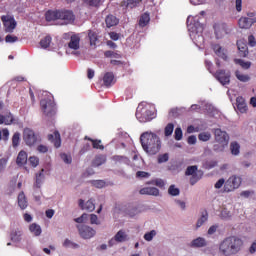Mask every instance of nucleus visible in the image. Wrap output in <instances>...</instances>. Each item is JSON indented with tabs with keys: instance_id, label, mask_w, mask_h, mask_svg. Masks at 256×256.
Segmentation results:
<instances>
[{
	"instance_id": "obj_1",
	"label": "nucleus",
	"mask_w": 256,
	"mask_h": 256,
	"mask_svg": "<svg viewBox=\"0 0 256 256\" xmlns=\"http://www.w3.org/2000/svg\"><path fill=\"white\" fill-rule=\"evenodd\" d=\"M245 247V242L239 236H228L219 244V253L223 256L239 255Z\"/></svg>"
},
{
	"instance_id": "obj_2",
	"label": "nucleus",
	"mask_w": 256,
	"mask_h": 256,
	"mask_svg": "<svg viewBox=\"0 0 256 256\" xmlns=\"http://www.w3.org/2000/svg\"><path fill=\"white\" fill-rule=\"evenodd\" d=\"M140 143L148 155H157L161 151V139L153 132L142 133Z\"/></svg>"
},
{
	"instance_id": "obj_3",
	"label": "nucleus",
	"mask_w": 256,
	"mask_h": 256,
	"mask_svg": "<svg viewBox=\"0 0 256 256\" xmlns=\"http://www.w3.org/2000/svg\"><path fill=\"white\" fill-rule=\"evenodd\" d=\"M140 143L148 155H157L161 151V139L153 132L142 133Z\"/></svg>"
},
{
	"instance_id": "obj_4",
	"label": "nucleus",
	"mask_w": 256,
	"mask_h": 256,
	"mask_svg": "<svg viewBox=\"0 0 256 256\" xmlns=\"http://www.w3.org/2000/svg\"><path fill=\"white\" fill-rule=\"evenodd\" d=\"M42 113L46 117H53L57 113V104L53 98H44L40 101Z\"/></svg>"
},
{
	"instance_id": "obj_5",
	"label": "nucleus",
	"mask_w": 256,
	"mask_h": 256,
	"mask_svg": "<svg viewBox=\"0 0 256 256\" xmlns=\"http://www.w3.org/2000/svg\"><path fill=\"white\" fill-rule=\"evenodd\" d=\"M23 140L28 147H33V145H37L41 141V137L33 129L25 128L23 130Z\"/></svg>"
},
{
	"instance_id": "obj_6",
	"label": "nucleus",
	"mask_w": 256,
	"mask_h": 256,
	"mask_svg": "<svg viewBox=\"0 0 256 256\" xmlns=\"http://www.w3.org/2000/svg\"><path fill=\"white\" fill-rule=\"evenodd\" d=\"M155 117H156L155 112L148 108H142L136 111V119H138L140 123H147L149 121H153Z\"/></svg>"
},
{
	"instance_id": "obj_7",
	"label": "nucleus",
	"mask_w": 256,
	"mask_h": 256,
	"mask_svg": "<svg viewBox=\"0 0 256 256\" xmlns=\"http://www.w3.org/2000/svg\"><path fill=\"white\" fill-rule=\"evenodd\" d=\"M242 179L239 176H231L224 184V193H231L241 187Z\"/></svg>"
},
{
	"instance_id": "obj_8",
	"label": "nucleus",
	"mask_w": 256,
	"mask_h": 256,
	"mask_svg": "<svg viewBox=\"0 0 256 256\" xmlns=\"http://www.w3.org/2000/svg\"><path fill=\"white\" fill-rule=\"evenodd\" d=\"M60 25H71L75 23V14L72 10L61 9L59 10Z\"/></svg>"
},
{
	"instance_id": "obj_9",
	"label": "nucleus",
	"mask_w": 256,
	"mask_h": 256,
	"mask_svg": "<svg viewBox=\"0 0 256 256\" xmlns=\"http://www.w3.org/2000/svg\"><path fill=\"white\" fill-rule=\"evenodd\" d=\"M1 21L3 23L5 33H13L17 28V21H15L13 16L3 15L1 16Z\"/></svg>"
},
{
	"instance_id": "obj_10",
	"label": "nucleus",
	"mask_w": 256,
	"mask_h": 256,
	"mask_svg": "<svg viewBox=\"0 0 256 256\" xmlns=\"http://www.w3.org/2000/svg\"><path fill=\"white\" fill-rule=\"evenodd\" d=\"M215 79L221 83V85H229L231 83V72L227 70H217L214 73Z\"/></svg>"
},
{
	"instance_id": "obj_11",
	"label": "nucleus",
	"mask_w": 256,
	"mask_h": 256,
	"mask_svg": "<svg viewBox=\"0 0 256 256\" xmlns=\"http://www.w3.org/2000/svg\"><path fill=\"white\" fill-rule=\"evenodd\" d=\"M214 33L216 35V39H223L225 35H229L231 33V29L225 23H216L214 24Z\"/></svg>"
},
{
	"instance_id": "obj_12",
	"label": "nucleus",
	"mask_w": 256,
	"mask_h": 256,
	"mask_svg": "<svg viewBox=\"0 0 256 256\" xmlns=\"http://www.w3.org/2000/svg\"><path fill=\"white\" fill-rule=\"evenodd\" d=\"M79 235L82 237V239H91V237H95V229L91 228L90 226L79 224L76 226Z\"/></svg>"
},
{
	"instance_id": "obj_13",
	"label": "nucleus",
	"mask_w": 256,
	"mask_h": 256,
	"mask_svg": "<svg viewBox=\"0 0 256 256\" xmlns=\"http://www.w3.org/2000/svg\"><path fill=\"white\" fill-rule=\"evenodd\" d=\"M187 25H188V29H189V31H191V33H196V35H198V33H203V24H201V22H199L198 17L192 18L191 21H189V18H188Z\"/></svg>"
},
{
	"instance_id": "obj_14",
	"label": "nucleus",
	"mask_w": 256,
	"mask_h": 256,
	"mask_svg": "<svg viewBox=\"0 0 256 256\" xmlns=\"http://www.w3.org/2000/svg\"><path fill=\"white\" fill-rule=\"evenodd\" d=\"M214 137L216 143H223L224 145H229V134L220 128L214 129Z\"/></svg>"
},
{
	"instance_id": "obj_15",
	"label": "nucleus",
	"mask_w": 256,
	"mask_h": 256,
	"mask_svg": "<svg viewBox=\"0 0 256 256\" xmlns=\"http://www.w3.org/2000/svg\"><path fill=\"white\" fill-rule=\"evenodd\" d=\"M81 36L79 34H72L70 36V41L68 43L69 49H73V51H77L80 48Z\"/></svg>"
},
{
	"instance_id": "obj_16",
	"label": "nucleus",
	"mask_w": 256,
	"mask_h": 256,
	"mask_svg": "<svg viewBox=\"0 0 256 256\" xmlns=\"http://www.w3.org/2000/svg\"><path fill=\"white\" fill-rule=\"evenodd\" d=\"M254 23H256V19L248 17H241L238 21L240 29H251Z\"/></svg>"
},
{
	"instance_id": "obj_17",
	"label": "nucleus",
	"mask_w": 256,
	"mask_h": 256,
	"mask_svg": "<svg viewBox=\"0 0 256 256\" xmlns=\"http://www.w3.org/2000/svg\"><path fill=\"white\" fill-rule=\"evenodd\" d=\"M115 241L117 243H125V241H127V234L125 233V231L120 230L116 233L114 238L109 241L110 247H113V243H115Z\"/></svg>"
},
{
	"instance_id": "obj_18",
	"label": "nucleus",
	"mask_w": 256,
	"mask_h": 256,
	"mask_svg": "<svg viewBox=\"0 0 256 256\" xmlns=\"http://www.w3.org/2000/svg\"><path fill=\"white\" fill-rule=\"evenodd\" d=\"M237 47L239 57H247V55H249V47L247 46V43L239 40L237 41Z\"/></svg>"
},
{
	"instance_id": "obj_19",
	"label": "nucleus",
	"mask_w": 256,
	"mask_h": 256,
	"mask_svg": "<svg viewBox=\"0 0 256 256\" xmlns=\"http://www.w3.org/2000/svg\"><path fill=\"white\" fill-rule=\"evenodd\" d=\"M48 141L53 143L56 149H59V147H61V134H59V131L56 130L54 134H49Z\"/></svg>"
},
{
	"instance_id": "obj_20",
	"label": "nucleus",
	"mask_w": 256,
	"mask_h": 256,
	"mask_svg": "<svg viewBox=\"0 0 256 256\" xmlns=\"http://www.w3.org/2000/svg\"><path fill=\"white\" fill-rule=\"evenodd\" d=\"M212 49L217 57H220V59L227 61V50H225V48L221 47V45L219 44H214L212 46Z\"/></svg>"
},
{
	"instance_id": "obj_21",
	"label": "nucleus",
	"mask_w": 256,
	"mask_h": 256,
	"mask_svg": "<svg viewBox=\"0 0 256 256\" xmlns=\"http://www.w3.org/2000/svg\"><path fill=\"white\" fill-rule=\"evenodd\" d=\"M79 207L83 210V211H95V203L93 202L92 199L88 200L86 203L83 199L79 200Z\"/></svg>"
},
{
	"instance_id": "obj_22",
	"label": "nucleus",
	"mask_w": 256,
	"mask_h": 256,
	"mask_svg": "<svg viewBox=\"0 0 256 256\" xmlns=\"http://www.w3.org/2000/svg\"><path fill=\"white\" fill-rule=\"evenodd\" d=\"M45 19L48 23L59 21V10H48L45 13Z\"/></svg>"
},
{
	"instance_id": "obj_23",
	"label": "nucleus",
	"mask_w": 256,
	"mask_h": 256,
	"mask_svg": "<svg viewBox=\"0 0 256 256\" xmlns=\"http://www.w3.org/2000/svg\"><path fill=\"white\" fill-rule=\"evenodd\" d=\"M140 195H152V197H159V190L155 187H144L139 191Z\"/></svg>"
},
{
	"instance_id": "obj_24",
	"label": "nucleus",
	"mask_w": 256,
	"mask_h": 256,
	"mask_svg": "<svg viewBox=\"0 0 256 256\" xmlns=\"http://www.w3.org/2000/svg\"><path fill=\"white\" fill-rule=\"evenodd\" d=\"M105 23H106V27H108V29H111V27H115L119 25V19L115 17V15L109 14L105 18Z\"/></svg>"
},
{
	"instance_id": "obj_25",
	"label": "nucleus",
	"mask_w": 256,
	"mask_h": 256,
	"mask_svg": "<svg viewBox=\"0 0 256 256\" xmlns=\"http://www.w3.org/2000/svg\"><path fill=\"white\" fill-rule=\"evenodd\" d=\"M236 107L240 113L247 112V102H245V99L243 97L236 98Z\"/></svg>"
},
{
	"instance_id": "obj_26",
	"label": "nucleus",
	"mask_w": 256,
	"mask_h": 256,
	"mask_svg": "<svg viewBox=\"0 0 256 256\" xmlns=\"http://www.w3.org/2000/svg\"><path fill=\"white\" fill-rule=\"evenodd\" d=\"M16 164L18 165V167H23V165H27V152L21 150L18 153Z\"/></svg>"
},
{
	"instance_id": "obj_27",
	"label": "nucleus",
	"mask_w": 256,
	"mask_h": 256,
	"mask_svg": "<svg viewBox=\"0 0 256 256\" xmlns=\"http://www.w3.org/2000/svg\"><path fill=\"white\" fill-rule=\"evenodd\" d=\"M113 81H115V74H113V72H106L103 77L105 87H111Z\"/></svg>"
},
{
	"instance_id": "obj_28",
	"label": "nucleus",
	"mask_w": 256,
	"mask_h": 256,
	"mask_svg": "<svg viewBox=\"0 0 256 256\" xmlns=\"http://www.w3.org/2000/svg\"><path fill=\"white\" fill-rule=\"evenodd\" d=\"M107 162V156L100 154L95 156L94 160L92 161L93 167H101V165H104V163Z\"/></svg>"
},
{
	"instance_id": "obj_29",
	"label": "nucleus",
	"mask_w": 256,
	"mask_h": 256,
	"mask_svg": "<svg viewBox=\"0 0 256 256\" xmlns=\"http://www.w3.org/2000/svg\"><path fill=\"white\" fill-rule=\"evenodd\" d=\"M45 170L42 169L39 173L36 174V180L34 183V187L36 189H41V185H43V181H45V174H43Z\"/></svg>"
},
{
	"instance_id": "obj_30",
	"label": "nucleus",
	"mask_w": 256,
	"mask_h": 256,
	"mask_svg": "<svg viewBox=\"0 0 256 256\" xmlns=\"http://www.w3.org/2000/svg\"><path fill=\"white\" fill-rule=\"evenodd\" d=\"M18 205L20 209L24 210L26 207L29 206L27 202V197L25 196V192H20L18 195Z\"/></svg>"
},
{
	"instance_id": "obj_31",
	"label": "nucleus",
	"mask_w": 256,
	"mask_h": 256,
	"mask_svg": "<svg viewBox=\"0 0 256 256\" xmlns=\"http://www.w3.org/2000/svg\"><path fill=\"white\" fill-rule=\"evenodd\" d=\"M142 0H128V1H122L121 7H126V9H135V7H138L139 3H141Z\"/></svg>"
},
{
	"instance_id": "obj_32",
	"label": "nucleus",
	"mask_w": 256,
	"mask_h": 256,
	"mask_svg": "<svg viewBox=\"0 0 256 256\" xmlns=\"http://www.w3.org/2000/svg\"><path fill=\"white\" fill-rule=\"evenodd\" d=\"M84 139L85 141H90L92 143L93 149H100L101 151L105 149V146L101 144V140L92 139L89 136H85Z\"/></svg>"
},
{
	"instance_id": "obj_33",
	"label": "nucleus",
	"mask_w": 256,
	"mask_h": 256,
	"mask_svg": "<svg viewBox=\"0 0 256 256\" xmlns=\"http://www.w3.org/2000/svg\"><path fill=\"white\" fill-rule=\"evenodd\" d=\"M149 21H151V16L149 15V13L148 12L143 13L139 19V26L147 27V25H149Z\"/></svg>"
},
{
	"instance_id": "obj_34",
	"label": "nucleus",
	"mask_w": 256,
	"mask_h": 256,
	"mask_svg": "<svg viewBox=\"0 0 256 256\" xmlns=\"http://www.w3.org/2000/svg\"><path fill=\"white\" fill-rule=\"evenodd\" d=\"M235 77L238 81H241V83H248V81H251V77L249 75L243 74L239 70L235 72Z\"/></svg>"
},
{
	"instance_id": "obj_35",
	"label": "nucleus",
	"mask_w": 256,
	"mask_h": 256,
	"mask_svg": "<svg viewBox=\"0 0 256 256\" xmlns=\"http://www.w3.org/2000/svg\"><path fill=\"white\" fill-rule=\"evenodd\" d=\"M29 230L35 235V237H39V235L42 233L41 226H39L37 223H32Z\"/></svg>"
},
{
	"instance_id": "obj_36",
	"label": "nucleus",
	"mask_w": 256,
	"mask_h": 256,
	"mask_svg": "<svg viewBox=\"0 0 256 256\" xmlns=\"http://www.w3.org/2000/svg\"><path fill=\"white\" fill-rule=\"evenodd\" d=\"M88 38L90 41V45H97V41L99 37L97 36V32L89 30L88 31Z\"/></svg>"
},
{
	"instance_id": "obj_37",
	"label": "nucleus",
	"mask_w": 256,
	"mask_h": 256,
	"mask_svg": "<svg viewBox=\"0 0 256 256\" xmlns=\"http://www.w3.org/2000/svg\"><path fill=\"white\" fill-rule=\"evenodd\" d=\"M205 245H207V243L205 242L204 238H196L191 242V246L192 247H205Z\"/></svg>"
},
{
	"instance_id": "obj_38",
	"label": "nucleus",
	"mask_w": 256,
	"mask_h": 256,
	"mask_svg": "<svg viewBox=\"0 0 256 256\" xmlns=\"http://www.w3.org/2000/svg\"><path fill=\"white\" fill-rule=\"evenodd\" d=\"M52 38L51 36H45L41 41H40V47L42 49H47L51 45Z\"/></svg>"
},
{
	"instance_id": "obj_39",
	"label": "nucleus",
	"mask_w": 256,
	"mask_h": 256,
	"mask_svg": "<svg viewBox=\"0 0 256 256\" xmlns=\"http://www.w3.org/2000/svg\"><path fill=\"white\" fill-rule=\"evenodd\" d=\"M19 143H21V133L16 132L12 136V146L14 148H17V147H19Z\"/></svg>"
},
{
	"instance_id": "obj_40",
	"label": "nucleus",
	"mask_w": 256,
	"mask_h": 256,
	"mask_svg": "<svg viewBox=\"0 0 256 256\" xmlns=\"http://www.w3.org/2000/svg\"><path fill=\"white\" fill-rule=\"evenodd\" d=\"M174 129H175V125H173V123H168L164 128L165 137H171V135H173Z\"/></svg>"
},
{
	"instance_id": "obj_41",
	"label": "nucleus",
	"mask_w": 256,
	"mask_h": 256,
	"mask_svg": "<svg viewBox=\"0 0 256 256\" xmlns=\"http://www.w3.org/2000/svg\"><path fill=\"white\" fill-rule=\"evenodd\" d=\"M240 149H241V146H239V143L232 142L230 144V151H231L232 155H239Z\"/></svg>"
},
{
	"instance_id": "obj_42",
	"label": "nucleus",
	"mask_w": 256,
	"mask_h": 256,
	"mask_svg": "<svg viewBox=\"0 0 256 256\" xmlns=\"http://www.w3.org/2000/svg\"><path fill=\"white\" fill-rule=\"evenodd\" d=\"M234 62L236 63V65H240V67H242V69H250L251 68L250 61L245 62L242 59H235Z\"/></svg>"
},
{
	"instance_id": "obj_43",
	"label": "nucleus",
	"mask_w": 256,
	"mask_h": 256,
	"mask_svg": "<svg viewBox=\"0 0 256 256\" xmlns=\"http://www.w3.org/2000/svg\"><path fill=\"white\" fill-rule=\"evenodd\" d=\"M203 177V171L199 170L190 178V185H195Z\"/></svg>"
},
{
	"instance_id": "obj_44",
	"label": "nucleus",
	"mask_w": 256,
	"mask_h": 256,
	"mask_svg": "<svg viewBox=\"0 0 256 256\" xmlns=\"http://www.w3.org/2000/svg\"><path fill=\"white\" fill-rule=\"evenodd\" d=\"M168 193L172 197H177V195H179L181 191L179 190V188L175 187V185H170V187L168 188Z\"/></svg>"
},
{
	"instance_id": "obj_45",
	"label": "nucleus",
	"mask_w": 256,
	"mask_h": 256,
	"mask_svg": "<svg viewBox=\"0 0 256 256\" xmlns=\"http://www.w3.org/2000/svg\"><path fill=\"white\" fill-rule=\"evenodd\" d=\"M63 247H71V249H79V244L72 242L69 239H65Z\"/></svg>"
},
{
	"instance_id": "obj_46",
	"label": "nucleus",
	"mask_w": 256,
	"mask_h": 256,
	"mask_svg": "<svg viewBox=\"0 0 256 256\" xmlns=\"http://www.w3.org/2000/svg\"><path fill=\"white\" fill-rule=\"evenodd\" d=\"M199 141H209L211 139V133L209 132H202L198 135Z\"/></svg>"
},
{
	"instance_id": "obj_47",
	"label": "nucleus",
	"mask_w": 256,
	"mask_h": 256,
	"mask_svg": "<svg viewBox=\"0 0 256 256\" xmlns=\"http://www.w3.org/2000/svg\"><path fill=\"white\" fill-rule=\"evenodd\" d=\"M208 219V214L207 212H205L204 214H202V216L198 219L197 223H196V227L197 229H199V227H201L203 225V223H205Z\"/></svg>"
},
{
	"instance_id": "obj_48",
	"label": "nucleus",
	"mask_w": 256,
	"mask_h": 256,
	"mask_svg": "<svg viewBox=\"0 0 256 256\" xmlns=\"http://www.w3.org/2000/svg\"><path fill=\"white\" fill-rule=\"evenodd\" d=\"M93 187H96L97 189H103L107 183L103 180H93L92 182Z\"/></svg>"
},
{
	"instance_id": "obj_49",
	"label": "nucleus",
	"mask_w": 256,
	"mask_h": 256,
	"mask_svg": "<svg viewBox=\"0 0 256 256\" xmlns=\"http://www.w3.org/2000/svg\"><path fill=\"white\" fill-rule=\"evenodd\" d=\"M228 144H223V143H218L214 144L213 146V151H216L217 153L225 151V148L227 147Z\"/></svg>"
},
{
	"instance_id": "obj_50",
	"label": "nucleus",
	"mask_w": 256,
	"mask_h": 256,
	"mask_svg": "<svg viewBox=\"0 0 256 256\" xmlns=\"http://www.w3.org/2000/svg\"><path fill=\"white\" fill-rule=\"evenodd\" d=\"M86 5L90 7H99L101 5V0H82Z\"/></svg>"
},
{
	"instance_id": "obj_51",
	"label": "nucleus",
	"mask_w": 256,
	"mask_h": 256,
	"mask_svg": "<svg viewBox=\"0 0 256 256\" xmlns=\"http://www.w3.org/2000/svg\"><path fill=\"white\" fill-rule=\"evenodd\" d=\"M174 139L176 141H181V139H183V130H181V128L178 127L175 129Z\"/></svg>"
},
{
	"instance_id": "obj_52",
	"label": "nucleus",
	"mask_w": 256,
	"mask_h": 256,
	"mask_svg": "<svg viewBox=\"0 0 256 256\" xmlns=\"http://www.w3.org/2000/svg\"><path fill=\"white\" fill-rule=\"evenodd\" d=\"M158 163H167L169 161V153L160 154L157 159Z\"/></svg>"
},
{
	"instance_id": "obj_53",
	"label": "nucleus",
	"mask_w": 256,
	"mask_h": 256,
	"mask_svg": "<svg viewBox=\"0 0 256 256\" xmlns=\"http://www.w3.org/2000/svg\"><path fill=\"white\" fill-rule=\"evenodd\" d=\"M155 235H157V232L155 230H151L144 235V239L145 241H153V237H155Z\"/></svg>"
},
{
	"instance_id": "obj_54",
	"label": "nucleus",
	"mask_w": 256,
	"mask_h": 256,
	"mask_svg": "<svg viewBox=\"0 0 256 256\" xmlns=\"http://www.w3.org/2000/svg\"><path fill=\"white\" fill-rule=\"evenodd\" d=\"M197 166H188L185 172V175H195L197 174Z\"/></svg>"
},
{
	"instance_id": "obj_55",
	"label": "nucleus",
	"mask_w": 256,
	"mask_h": 256,
	"mask_svg": "<svg viewBox=\"0 0 256 256\" xmlns=\"http://www.w3.org/2000/svg\"><path fill=\"white\" fill-rule=\"evenodd\" d=\"M5 41H6V43H16V41H19V38L17 36L8 34L5 37Z\"/></svg>"
},
{
	"instance_id": "obj_56",
	"label": "nucleus",
	"mask_w": 256,
	"mask_h": 256,
	"mask_svg": "<svg viewBox=\"0 0 256 256\" xmlns=\"http://www.w3.org/2000/svg\"><path fill=\"white\" fill-rule=\"evenodd\" d=\"M136 177L138 179H147L150 177L149 172H145V171H138L136 172Z\"/></svg>"
},
{
	"instance_id": "obj_57",
	"label": "nucleus",
	"mask_w": 256,
	"mask_h": 256,
	"mask_svg": "<svg viewBox=\"0 0 256 256\" xmlns=\"http://www.w3.org/2000/svg\"><path fill=\"white\" fill-rule=\"evenodd\" d=\"M28 161L32 167H37V165H39V158L37 156H31Z\"/></svg>"
},
{
	"instance_id": "obj_58",
	"label": "nucleus",
	"mask_w": 256,
	"mask_h": 256,
	"mask_svg": "<svg viewBox=\"0 0 256 256\" xmlns=\"http://www.w3.org/2000/svg\"><path fill=\"white\" fill-rule=\"evenodd\" d=\"M89 215H87V213H83L81 215V217L75 218L74 221L75 223H85V221H87Z\"/></svg>"
},
{
	"instance_id": "obj_59",
	"label": "nucleus",
	"mask_w": 256,
	"mask_h": 256,
	"mask_svg": "<svg viewBox=\"0 0 256 256\" xmlns=\"http://www.w3.org/2000/svg\"><path fill=\"white\" fill-rule=\"evenodd\" d=\"M90 223H91V225H101L99 218L95 214L90 215Z\"/></svg>"
},
{
	"instance_id": "obj_60",
	"label": "nucleus",
	"mask_w": 256,
	"mask_h": 256,
	"mask_svg": "<svg viewBox=\"0 0 256 256\" xmlns=\"http://www.w3.org/2000/svg\"><path fill=\"white\" fill-rule=\"evenodd\" d=\"M112 159L116 163H123V161H127V156L115 155L112 157Z\"/></svg>"
},
{
	"instance_id": "obj_61",
	"label": "nucleus",
	"mask_w": 256,
	"mask_h": 256,
	"mask_svg": "<svg viewBox=\"0 0 256 256\" xmlns=\"http://www.w3.org/2000/svg\"><path fill=\"white\" fill-rule=\"evenodd\" d=\"M60 157H61L62 161H64V163H66L67 165H71V162H72L71 156L63 153L60 155Z\"/></svg>"
},
{
	"instance_id": "obj_62",
	"label": "nucleus",
	"mask_w": 256,
	"mask_h": 256,
	"mask_svg": "<svg viewBox=\"0 0 256 256\" xmlns=\"http://www.w3.org/2000/svg\"><path fill=\"white\" fill-rule=\"evenodd\" d=\"M222 219H231V212L227 209H223L220 214Z\"/></svg>"
},
{
	"instance_id": "obj_63",
	"label": "nucleus",
	"mask_w": 256,
	"mask_h": 256,
	"mask_svg": "<svg viewBox=\"0 0 256 256\" xmlns=\"http://www.w3.org/2000/svg\"><path fill=\"white\" fill-rule=\"evenodd\" d=\"M87 151H91V144L86 143L83 145V147L80 150V155H85V153H87Z\"/></svg>"
},
{
	"instance_id": "obj_64",
	"label": "nucleus",
	"mask_w": 256,
	"mask_h": 256,
	"mask_svg": "<svg viewBox=\"0 0 256 256\" xmlns=\"http://www.w3.org/2000/svg\"><path fill=\"white\" fill-rule=\"evenodd\" d=\"M248 44L250 45V47H255L256 45L255 36L253 35L248 36Z\"/></svg>"
}]
</instances>
